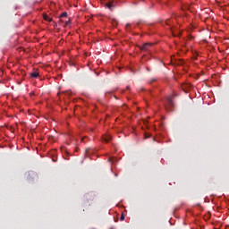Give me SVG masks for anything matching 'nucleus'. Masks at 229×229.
Masks as SVG:
<instances>
[{"mask_svg":"<svg viewBox=\"0 0 229 229\" xmlns=\"http://www.w3.org/2000/svg\"><path fill=\"white\" fill-rule=\"evenodd\" d=\"M165 25H166V26H170V20H166V21H165Z\"/></svg>","mask_w":229,"mask_h":229,"instance_id":"obj_12","label":"nucleus"},{"mask_svg":"<svg viewBox=\"0 0 229 229\" xmlns=\"http://www.w3.org/2000/svg\"><path fill=\"white\" fill-rule=\"evenodd\" d=\"M154 43H145L141 47H140V51L149 52V50L153 47Z\"/></svg>","mask_w":229,"mask_h":229,"instance_id":"obj_2","label":"nucleus"},{"mask_svg":"<svg viewBox=\"0 0 229 229\" xmlns=\"http://www.w3.org/2000/svg\"><path fill=\"white\" fill-rule=\"evenodd\" d=\"M70 24V21H66V26H68Z\"/></svg>","mask_w":229,"mask_h":229,"instance_id":"obj_16","label":"nucleus"},{"mask_svg":"<svg viewBox=\"0 0 229 229\" xmlns=\"http://www.w3.org/2000/svg\"><path fill=\"white\" fill-rule=\"evenodd\" d=\"M145 138H146V139H149V138H150V135L148 134V133H146V134H145Z\"/></svg>","mask_w":229,"mask_h":229,"instance_id":"obj_14","label":"nucleus"},{"mask_svg":"<svg viewBox=\"0 0 229 229\" xmlns=\"http://www.w3.org/2000/svg\"><path fill=\"white\" fill-rule=\"evenodd\" d=\"M68 13L66 12L61 13V18H67Z\"/></svg>","mask_w":229,"mask_h":229,"instance_id":"obj_9","label":"nucleus"},{"mask_svg":"<svg viewBox=\"0 0 229 229\" xmlns=\"http://www.w3.org/2000/svg\"><path fill=\"white\" fill-rule=\"evenodd\" d=\"M130 27V24H126V28Z\"/></svg>","mask_w":229,"mask_h":229,"instance_id":"obj_17","label":"nucleus"},{"mask_svg":"<svg viewBox=\"0 0 229 229\" xmlns=\"http://www.w3.org/2000/svg\"><path fill=\"white\" fill-rule=\"evenodd\" d=\"M65 94H67L68 96L72 95V91H64Z\"/></svg>","mask_w":229,"mask_h":229,"instance_id":"obj_13","label":"nucleus"},{"mask_svg":"<svg viewBox=\"0 0 229 229\" xmlns=\"http://www.w3.org/2000/svg\"><path fill=\"white\" fill-rule=\"evenodd\" d=\"M106 7L109 11H113L114 9V3L108 2V3L106 4Z\"/></svg>","mask_w":229,"mask_h":229,"instance_id":"obj_5","label":"nucleus"},{"mask_svg":"<svg viewBox=\"0 0 229 229\" xmlns=\"http://www.w3.org/2000/svg\"><path fill=\"white\" fill-rule=\"evenodd\" d=\"M155 81H157V79L153 78V79H151V81H148V84H152Z\"/></svg>","mask_w":229,"mask_h":229,"instance_id":"obj_10","label":"nucleus"},{"mask_svg":"<svg viewBox=\"0 0 229 229\" xmlns=\"http://www.w3.org/2000/svg\"><path fill=\"white\" fill-rule=\"evenodd\" d=\"M43 20H45V21H48V22H52L53 19L50 18L47 14H43Z\"/></svg>","mask_w":229,"mask_h":229,"instance_id":"obj_6","label":"nucleus"},{"mask_svg":"<svg viewBox=\"0 0 229 229\" xmlns=\"http://www.w3.org/2000/svg\"><path fill=\"white\" fill-rule=\"evenodd\" d=\"M182 89L184 90V92H187L192 89V85L191 83H185L182 86Z\"/></svg>","mask_w":229,"mask_h":229,"instance_id":"obj_3","label":"nucleus"},{"mask_svg":"<svg viewBox=\"0 0 229 229\" xmlns=\"http://www.w3.org/2000/svg\"><path fill=\"white\" fill-rule=\"evenodd\" d=\"M107 161H108L109 163H114V162L117 161V158H116V157H109V158L107 159Z\"/></svg>","mask_w":229,"mask_h":229,"instance_id":"obj_8","label":"nucleus"},{"mask_svg":"<svg viewBox=\"0 0 229 229\" xmlns=\"http://www.w3.org/2000/svg\"><path fill=\"white\" fill-rule=\"evenodd\" d=\"M102 140L105 143H108L112 140V136L111 135H103L102 136Z\"/></svg>","mask_w":229,"mask_h":229,"instance_id":"obj_4","label":"nucleus"},{"mask_svg":"<svg viewBox=\"0 0 229 229\" xmlns=\"http://www.w3.org/2000/svg\"><path fill=\"white\" fill-rule=\"evenodd\" d=\"M124 219H125V216L123 214H122L120 216V221H124Z\"/></svg>","mask_w":229,"mask_h":229,"instance_id":"obj_11","label":"nucleus"},{"mask_svg":"<svg viewBox=\"0 0 229 229\" xmlns=\"http://www.w3.org/2000/svg\"><path fill=\"white\" fill-rule=\"evenodd\" d=\"M38 76H39V72H34L30 73V78H32V79H37V78H38Z\"/></svg>","mask_w":229,"mask_h":229,"instance_id":"obj_7","label":"nucleus"},{"mask_svg":"<svg viewBox=\"0 0 229 229\" xmlns=\"http://www.w3.org/2000/svg\"><path fill=\"white\" fill-rule=\"evenodd\" d=\"M126 89H127V90H130V86H127V87H126Z\"/></svg>","mask_w":229,"mask_h":229,"instance_id":"obj_15","label":"nucleus"},{"mask_svg":"<svg viewBox=\"0 0 229 229\" xmlns=\"http://www.w3.org/2000/svg\"><path fill=\"white\" fill-rule=\"evenodd\" d=\"M174 96L170 95L166 98V103L165 104V108L166 111L172 112L174 111V103L173 101Z\"/></svg>","mask_w":229,"mask_h":229,"instance_id":"obj_1","label":"nucleus"}]
</instances>
